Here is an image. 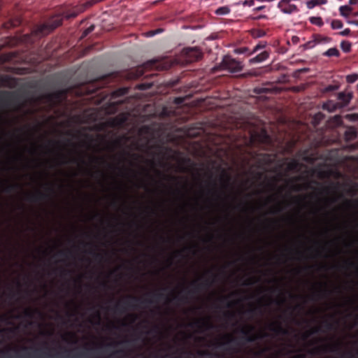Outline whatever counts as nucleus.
Returning <instances> with one entry per match:
<instances>
[{
    "label": "nucleus",
    "instance_id": "nucleus-63",
    "mask_svg": "<svg viewBox=\"0 0 358 358\" xmlns=\"http://www.w3.org/2000/svg\"><path fill=\"white\" fill-rule=\"evenodd\" d=\"M70 273H71L70 271H67L66 269H62V271H61L62 275H66L69 274Z\"/></svg>",
    "mask_w": 358,
    "mask_h": 358
},
{
    "label": "nucleus",
    "instance_id": "nucleus-1",
    "mask_svg": "<svg viewBox=\"0 0 358 358\" xmlns=\"http://www.w3.org/2000/svg\"><path fill=\"white\" fill-rule=\"evenodd\" d=\"M62 22V18L59 15H56L49 19L48 22L37 26L33 31L36 36H43L52 32L57 27L60 26Z\"/></svg>",
    "mask_w": 358,
    "mask_h": 358
},
{
    "label": "nucleus",
    "instance_id": "nucleus-35",
    "mask_svg": "<svg viewBox=\"0 0 358 358\" xmlns=\"http://www.w3.org/2000/svg\"><path fill=\"white\" fill-rule=\"evenodd\" d=\"M90 254L92 255L96 260L99 262H102L104 259V256L103 254L99 252H96L94 250H91L89 252Z\"/></svg>",
    "mask_w": 358,
    "mask_h": 358
},
{
    "label": "nucleus",
    "instance_id": "nucleus-60",
    "mask_svg": "<svg viewBox=\"0 0 358 358\" xmlns=\"http://www.w3.org/2000/svg\"><path fill=\"white\" fill-rule=\"evenodd\" d=\"M162 31L160 29L156 30V31H152L148 33V36H153L156 33H159Z\"/></svg>",
    "mask_w": 358,
    "mask_h": 358
},
{
    "label": "nucleus",
    "instance_id": "nucleus-5",
    "mask_svg": "<svg viewBox=\"0 0 358 358\" xmlns=\"http://www.w3.org/2000/svg\"><path fill=\"white\" fill-rule=\"evenodd\" d=\"M222 64L224 68L231 73H237L243 69L241 63L229 56H225Z\"/></svg>",
    "mask_w": 358,
    "mask_h": 358
},
{
    "label": "nucleus",
    "instance_id": "nucleus-45",
    "mask_svg": "<svg viewBox=\"0 0 358 358\" xmlns=\"http://www.w3.org/2000/svg\"><path fill=\"white\" fill-rule=\"evenodd\" d=\"M351 30L349 28H347L344 29L343 31H341L338 32V34L342 36H348L350 34Z\"/></svg>",
    "mask_w": 358,
    "mask_h": 358
},
{
    "label": "nucleus",
    "instance_id": "nucleus-6",
    "mask_svg": "<svg viewBox=\"0 0 358 358\" xmlns=\"http://www.w3.org/2000/svg\"><path fill=\"white\" fill-rule=\"evenodd\" d=\"M213 281L207 278L203 282L199 283L196 280L193 281L191 285L193 286V289L187 291V294L189 295L195 294L199 293L200 291L208 289L212 285Z\"/></svg>",
    "mask_w": 358,
    "mask_h": 358
},
{
    "label": "nucleus",
    "instance_id": "nucleus-59",
    "mask_svg": "<svg viewBox=\"0 0 358 358\" xmlns=\"http://www.w3.org/2000/svg\"><path fill=\"white\" fill-rule=\"evenodd\" d=\"M267 350H268L267 348H264V349L261 350L260 351L255 353V356H257V357L261 356L264 352L267 351Z\"/></svg>",
    "mask_w": 358,
    "mask_h": 358
},
{
    "label": "nucleus",
    "instance_id": "nucleus-51",
    "mask_svg": "<svg viewBox=\"0 0 358 358\" xmlns=\"http://www.w3.org/2000/svg\"><path fill=\"white\" fill-rule=\"evenodd\" d=\"M184 100H185V99H184V98H182V97H177V98H176V99H175V100H174V103H175L176 104L180 105V104L183 103Z\"/></svg>",
    "mask_w": 358,
    "mask_h": 358
},
{
    "label": "nucleus",
    "instance_id": "nucleus-56",
    "mask_svg": "<svg viewBox=\"0 0 358 358\" xmlns=\"http://www.w3.org/2000/svg\"><path fill=\"white\" fill-rule=\"evenodd\" d=\"M299 38L296 36H292V42L294 43V44H297L299 42Z\"/></svg>",
    "mask_w": 358,
    "mask_h": 358
},
{
    "label": "nucleus",
    "instance_id": "nucleus-23",
    "mask_svg": "<svg viewBox=\"0 0 358 358\" xmlns=\"http://www.w3.org/2000/svg\"><path fill=\"white\" fill-rule=\"evenodd\" d=\"M327 3V0H310L306 2V6L308 9H313L317 6L324 5Z\"/></svg>",
    "mask_w": 358,
    "mask_h": 358
},
{
    "label": "nucleus",
    "instance_id": "nucleus-34",
    "mask_svg": "<svg viewBox=\"0 0 358 358\" xmlns=\"http://www.w3.org/2000/svg\"><path fill=\"white\" fill-rule=\"evenodd\" d=\"M343 27V24L340 20H333L331 22V27L332 29H339Z\"/></svg>",
    "mask_w": 358,
    "mask_h": 358
},
{
    "label": "nucleus",
    "instance_id": "nucleus-25",
    "mask_svg": "<svg viewBox=\"0 0 358 358\" xmlns=\"http://www.w3.org/2000/svg\"><path fill=\"white\" fill-rule=\"evenodd\" d=\"M2 82L4 85L8 87H13L16 85V79L8 76L3 77Z\"/></svg>",
    "mask_w": 358,
    "mask_h": 358
},
{
    "label": "nucleus",
    "instance_id": "nucleus-58",
    "mask_svg": "<svg viewBox=\"0 0 358 358\" xmlns=\"http://www.w3.org/2000/svg\"><path fill=\"white\" fill-rule=\"evenodd\" d=\"M331 189L330 187H324L322 188V192L325 194H329L331 192Z\"/></svg>",
    "mask_w": 358,
    "mask_h": 358
},
{
    "label": "nucleus",
    "instance_id": "nucleus-22",
    "mask_svg": "<svg viewBox=\"0 0 358 358\" xmlns=\"http://www.w3.org/2000/svg\"><path fill=\"white\" fill-rule=\"evenodd\" d=\"M323 56L331 57H338L340 56V52L337 49V48H331L328 49L327 51L322 53Z\"/></svg>",
    "mask_w": 358,
    "mask_h": 358
},
{
    "label": "nucleus",
    "instance_id": "nucleus-38",
    "mask_svg": "<svg viewBox=\"0 0 358 358\" xmlns=\"http://www.w3.org/2000/svg\"><path fill=\"white\" fill-rule=\"evenodd\" d=\"M347 82L349 83H353L358 80V74L348 75L346 78Z\"/></svg>",
    "mask_w": 358,
    "mask_h": 358
},
{
    "label": "nucleus",
    "instance_id": "nucleus-41",
    "mask_svg": "<svg viewBox=\"0 0 358 358\" xmlns=\"http://www.w3.org/2000/svg\"><path fill=\"white\" fill-rule=\"evenodd\" d=\"M94 29V26L91 25L88 28H87L82 34V37H86L88 34H90Z\"/></svg>",
    "mask_w": 358,
    "mask_h": 358
},
{
    "label": "nucleus",
    "instance_id": "nucleus-32",
    "mask_svg": "<svg viewBox=\"0 0 358 358\" xmlns=\"http://www.w3.org/2000/svg\"><path fill=\"white\" fill-rule=\"evenodd\" d=\"M352 43L348 41H343L341 43V48L344 52H350L351 50Z\"/></svg>",
    "mask_w": 358,
    "mask_h": 358
},
{
    "label": "nucleus",
    "instance_id": "nucleus-31",
    "mask_svg": "<svg viewBox=\"0 0 358 358\" xmlns=\"http://www.w3.org/2000/svg\"><path fill=\"white\" fill-rule=\"evenodd\" d=\"M231 10L230 8L227 6H221V7H219L216 10H215V14L218 15H227L230 13Z\"/></svg>",
    "mask_w": 358,
    "mask_h": 358
},
{
    "label": "nucleus",
    "instance_id": "nucleus-2",
    "mask_svg": "<svg viewBox=\"0 0 358 358\" xmlns=\"http://www.w3.org/2000/svg\"><path fill=\"white\" fill-rule=\"evenodd\" d=\"M250 141L251 143H257L263 149L266 150H272L275 146L273 138L265 129H262L260 132L252 134Z\"/></svg>",
    "mask_w": 358,
    "mask_h": 358
},
{
    "label": "nucleus",
    "instance_id": "nucleus-16",
    "mask_svg": "<svg viewBox=\"0 0 358 358\" xmlns=\"http://www.w3.org/2000/svg\"><path fill=\"white\" fill-rule=\"evenodd\" d=\"M269 57V52L267 51H263L260 54L257 55V56L250 59L249 63L250 64H255V63H260L265 60H266Z\"/></svg>",
    "mask_w": 358,
    "mask_h": 358
},
{
    "label": "nucleus",
    "instance_id": "nucleus-55",
    "mask_svg": "<svg viewBox=\"0 0 358 358\" xmlns=\"http://www.w3.org/2000/svg\"><path fill=\"white\" fill-rule=\"evenodd\" d=\"M290 1H291V0H281L278 3V6L282 7V6H285V4L289 3Z\"/></svg>",
    "mask_w": 358,
    "mask_h": 358
},
{
    "label": "nucleus",
    "instance_id": "nucleus-3",
    "mask_svg": "<svg viewBox=\"0 0 358 358\" xmlns=\"http://www.w3.org/2000/svg\"><path fill=\"white\" fill-rule=\"evenodd\" d=\"M134 302H139L141 304H152L153 301L152 299L142 300L136 296H127L125 299L117 302L113 308L114 311L120 313H124L127 310L126 307L134 308L135 306Z\"/></svg>",
    "mask_w": 358,
    "mask_h": 358
},
{
    "label": "nucleus",
    "instance_id": "nucleus-7",
    "mask_svg": "<svg viewBox=\"0 0 358 358\" xmlns=\"http://www.w3.org/2000/svg\"><path fill=\"white\" fill-rule=\"evenodd\" d=\"M255 157H257V166L262 168L265 166H269L273 163V157L269 154H258L255 152Z\"/></svg>",
    "mask_w": 358,
    "mask_h": 358
},
{
    "label": "nucleus",
    "instance_id": "nucleus-10",
    "mask_svg": "<svg viewBox=\"0 0 358 358\" xmlns=\"http://www.w3.org/2000/svg\"><path fill=\"white\" fill-rule=\"evenodd\" d=\"M353 96L352 92H342L338 94V103L339 106L342 108L347 106Z\"/></svg>",
    "mask_w": 358,
    "mask_h": 358
},
{
    "label": "nucleus",
    "instance_id": "nucleus-49",
    "mask_svg": "<svg viewBox=\"0 0 358 358\" xmlns=\"http://www.w3.org/2000/svg\"><path fill=\"white\" fill-rule=\"evenodd\" d=\"M255 4L254 0H245L243 1V6H252Z\"/></svg>",
    "mask_w": 358,
    "mask_h": 358
},
{
    "label": "nucleus",
    "instance_id": "nucleus-26",
    "mask_svg": "<svg viewBox=\"0 0 358 358\" xmlns=\"http://www.w3.org/2000/svg\"><path fill=\"white\" fill-rule=\"evenodd\" d=\"M66 354L62 356L63 358H83L87 357L88 355L87 352H80L71 355L70 351L66 350Z\"/></svg>",
    "mask_w": 358,
    "mask_h": 358
},
{
    "label": "nucleus",
    "instance_id": "nucleus-30",
    "mask_svg": "<svg viewBox=\"0 0 358 358\" xmlns=\"http://www.w3.org/2000/svg\"><path fill=\"white\" fill-rule=\"evenodd\" d=\"M20 188L18 184H8L4 187L3 191L6 193H11Z\"/></svg>",
    "mask_w": 358,
    "mask_h": 358
},
{
    "label": "nucleus",
    "instance_id": "nucleus-33",
    "mask_svg": "<svg viewBox=\"0 0 358 358\" xmlns=\"http://www.w3.org/2000/svg\"><path fill=\"white\" fill-rule=\"evenodd\" d=\"M125 355H126L125 351L122 349H120V350H115L113 352H111L108 355V358H117V357H120L122 356H124Z\"/></svg>",
    "mask_w": 358,
    "mask_h": 358
},
{
    "label": "nucleus",
    "instance_id": "nucleus-53",
    "mask_svg": "<svg viewBox=\"0 0 358 358\" xmlns=\"http://www.w3.org/2000/svg\"><path fill=\"white\" fill-rule=\"evenodd\" d=\"M349 117L352 121H357L358 120V113H353L349 115Z\"/></svg>",
    "mask_w": 358,
    "mask_h": 358
},
{
    "label": "nucleus",
    "instance_id": "nucleus-27",
    "mask_svg": "<svg viewBox=\"0 0 358 358\" xmlns=\"http://www.w3.org/2000/svg\"><path fill=\"white\" fill-rule=\"evenodd\" d=\"M320 331H321V328H320V327H315V328L312 329L311 330H310V331H308L306 332L305 334H303L302 335V337H301V338H302V339H303V341H306V340H307V339H308V338L311 335L315 334H317V333H319Z\"/></svg>",
    "mask_w": 358,
    "mask_h": 358
},
{
    "label": "nucleus",
    "instance_id": "nucleus-17",
    "mask_svg": "<svg viewBox=\"0 0 358 358\" xmlns=\"http://www.w3.org/2000/svg\"><path fill=\"white\" fill-rule=\"evenodd\" d=\"M269 329L276 334L287 335L288 331L284 329L280 323H272L269 325Z\"/></svg>",
    "mask_w": 358,
    "mask_h": 358
},
{
    "label": "nucleus",
    "instance_id": "nucleus-46",
    "mask_svg": "<svg viewBox=\"0 0 358 358\" xmlns=\"http://www.w3.org/2000/svg\"><path fill=\"white\" fill-rule=\"evenodd\" d=\"M24 316L29 318H31L33 317V310L30 308H27L24 311Z\"/></svg>",
    "mask_w": 358,
    "mask_h": 358
},
{
    "label": "nucleus",
    "instance_id": "nucleus-21",
    "mask_svg": "<svg viewBox=\"0 0 358 358\" xmlns=\"http://www.w3.org/2000/svg\"><path fill=\"white\" fill-rule=\"evenodd\" d=\"M315 41L317 43H329L331 41V38L329 36H322L320 34H314L313 36Z\"/></svg>",
    "mask_w": 358,
    "mask_h": 358
},
{
    "label": "nucleus",
    "instance_id": "nucleus-12",
    "mask_svg": "<svg viewBox=\"0 0 358 358\" xmlns=\"http://www.w3.org/2000/svg\"><path fill=\"white\" fill-rule=\"evenodd\" d=\"M264 47H265V44L259 43L254 47V48L252 51H250L248 48L243 47V48H239L236 49L235 52H236L238 54H248V55H251L257 52L259 50L263 49Z\"/></svg>",
    "mask_w": 358,
    "mask_h": 358
},
{
    "label": "nucleus",
    "instance_id": "nucleus-9",
    "mask_svg": "<svg viewBox=\"0 0 358 358\" xmlns=\"http://www.w3.org/2000/svg\"><path fill=\"white\" fill-rule=\"evenodd\" d=\"M184 52L189 62H196L202 57L201 52L196 48H185Z\"/></svg>",
    "mask_w": 358,
    "mask_h": 358
},
{
    "label": "nucleus",
    "instance_id": "nucleus-4",
    "mask_svg": "<svg viewBox=\"0 0 358 358\" xmlns=\"http://www.w3.org/2000/svg\"><path fill=\"white\" fill-rule=\"evenodd\" d=\"M255 331V327L252 325H249L247 328L242 327L240 329V332L242 336L240 338V341H241L242 344L245 343H250L257 341V340L262 339L263 338L267 337L268 334L266 333L260 334H253Z\"/></svg>",
    "mask_w": 358,
    "mask_h": 358
},
{
    "label": "nucleus",
    "instance_id": "nucleus-19",
    "mask_svg": "<svg viewBox=\"0 0 358 358\" xmlns=\"http://www.w3.org/2000/svg\"><path fill=\"white\" fill-rule=\"evenodd\" d=\"M340 108H341L339 106L338 103L335 102L332 100H329L323 104V109L327 110L329 112H334V111L336 110L337 109H340Z\"/></svg>",
    "mask_w": 358,
    "mask_h": 358
},
{
    "label": "nucleus",
    "instance_id": "nucleus-15",
    "mask_svg": "<svg viewBox=\"0 0 358 358\" xmlns=\"http://www.w3.org/2000/svg\"><path fill=\"white\" fill-rule=\"evenodd\" d=\"M320 350H322L324 352H336L340 350V344L338 343L331 344V345H324L322 348H317L316 350H313L310 352L311 354H315L316 352H318Z\"/></svg>",
    "mask_w": 358,
    "mask_h": 358
},
{
    "label": "nucleus",
    "instance_id": "nucleus-47",
    "mask_svg": "<svg viewBox=\"0 0 358 358\" xmlns=\"http://www.w3.org/2000/svg\"><path fill=\"white\" fill-rule=\"evenodd\" d=\"M71 253V252L69 250H68V251L61 250V251L58 252L57 255L67 257L68 255H70Z\"/></svg>",
    "mask_w": 358,
    "mask_h": 358
},
{
    "label": "nucleus",
    "instance_id": "nucleus-52",
    "mask_svg": "<svg viewBox=\"0 0 358 358\" xmlns=\"http://www.w3.org/2000/svg\"><path fill=\"white\" fill-rule=\"evenodd\" d=\"M321 294H324L325 295H328L330 294V292L327 289H320L318 292H317V295H319L320 296Z\"/></svg>",
    "mask_w": 358,
    "mask_h": 358
},
{
    "label": "nucleus",
    "instance_id": "nucleus-40",
    "mask_svg": "<svg viewBox=\"0 0 358 358\" xmlns=\"http://www.w3.org/2000/svg\"><path fill=\"white\" fill-rule=\"evenodd\" d=\"M103 0H89L85 3V7L89 8L91 7L99 2L103 1Z\"/></svg>",
    "mask_w": 358,
    "mask_h": 358
},
{
    "label": "nucleus",
    "instance_id": "nucleus-64",
    "mask_svg": "<svg viewBox=\"0 0 358 358\" xmlns=\"http://www.w3.org/2000/svg\"><path fill=\"white\" fill-rule=\"evenodd\" d=\"M293 189H294V191L298 192V191H300V190L301 189V185H294V186H293Z\"/></svg>",
    "mask_w": 358,
    "mask_h": 358
},
{
    "label": "nucleus",
    "instance_id": "nucleus-48",
    "mask_svg": "<svg viewBox=\"0 0 358 358\" xmlns=\"http://www.w3.org/2000/svg\"><path fill=\"white\" fill-rule=\"evenodd\" d=\"M146 66L148 68H155L157 67L156 61H150L146 64Z\"/></svg>",
    "mask_w": 358,
    "mask_h": 358
},
{
    "label": "nucleus",
    "instance_id": "nucleus-24",
    "mask_svg": "<svg viewBox=\"0 0 358 358\" xmlns=\"http://www.w3.org/2000/svg\"><path fill=\"white\" fill-rule=\"evenodd\" d=\"M352 11V8L348 5L341 6L339 8L340 15L345 17H348Z\"/></svg>",
    "mask_w": 358,
    "mask_h": 358
},
{
    "label": "nucleus",
    "instance_id": "nucleus-18",
    "mask_svg": "<svg viewBox=\"0 0 358 358\" xmlns=\"http://www.w3.org/2000/svg\"><path fill=\"white\" fill-rule=\"evenodd\" d=\"M346 141L350 142L355 140L357 136V132L355 127H350L346 129L344 134Z\"/></svg>",
    "mask_w": 358,
    "mask_h": 358
},
{
    "label": "nucleus",
    "instance_id": "nucleus-50",
    "mask_svg": "<svg viewBox=\"0 0 358 358\" xmlns=\"http://www.w3.org/2000/svg\"><path fill=\"white\" fill-rule=\"evenodd\" d=\"M173 299L177 300L178 301H180V302H185L187 301V298L186 296L178 297V296H175L173 297Z\"/></svg>",
    "mask_w": 358,
    "mask_h": 358
},
{
    "label": "nucleus",
    "instance_id": "nucleus-37",
    "mask_svg": "<svg viewBox=\"0 0 358 358\" xmlns=\"http://www.w3.org/2000/svg\"><path fill=\"white\" fill-rule=\"evenodd\" d=\"M148 295L151 296L156 301H159L164 297V294H162L161 292H156L149 293Z\"/></svg>",
    "mask_w": 358,
    "mask_h": 358
},
{
    "label": "nucleus",
    "instance_id": "nucleus-39",
    "mask_svg": "<svg viewBox=\"0 0 358 358\" xmlns=\"http://www.w3.org/2000/svg\"><path fill=\"white\" fill-rule=\"evenodd\" d=\"M323 325H324V328L329 331L332 330L334 328V324L327 320L324 321Z\"/></svg>",
    "mask_w": 358,
    "mask_h": 358
},
{
    "label": "nucleus",
    "instance_id": "nucleus-29",
    "mask_svg": "<svg viewBox=\"0 0 358 358\" xmlns=\"http://www.w3.org/2000/svg\"><path fill=\"white\" fill-rule=\"evenodd\" d=\"M309 22L314 25H316L319 27L323 26L324 22L321 17H310Z\"/></svg>",
    "mask_w": 358,
    "mask_h": 358
},
{
    "label": "nucleus",
    "instance_id": "nucleus-43",
    "mask_svg": "<svg viewBox=\"0 0 358 358\" xmlns=\"http://www.w3.org/2000/svg\"><path fill=\"white\" fill-rule=\"evenodd\" d=\"M316 45V42L315 41V39L313 38V41H308L306 43L304 44V48L306 49H310L313 48Z\"/></svg>",
    "mask_w": 358,
    "mask_h": 358
},
{
    "label": "nucleus",
    "instance_id": "nucleus-11",
    "mask_svg": "<svg viewBox=\"0 0 358 358\" xmlns=\"http://www.w3.org/2000/svg\"><path fill=\"white\" fill-rule=\"evenodd\" d=\"M231 175L225 169H222L221 171L220 181L222 187L224 189H227L231 187Z\"/></svg>",
    "mask_w": 358,
    "mask_h": 358
},
{
    "label": "nucleus",
    "instance_id": "nucleus-42",
    "mask_svg": "<svg viewBox=\"0 0 358 358\" xmlns=\"http://www.w3.org/2000/svg\"><path fill=\"white\" fill-rule=\"evenodd\" d=\"M338 89V86L335 85H329L327 87H325L324 92H331L336 91Z\"/></svg>",
    "mask_w": 358,
    "mask_h": 358
},
{
    "label": "nucleus",
    "instance_id": "nucleus-14",
    "mask_svg": "<svg viewBox=\"0 0 358 358\" xmlns=\"http://www.w3.org/2000/svg\"><path fill=\"white\" fill-rule=\"evenodd\" d=\"M14 94L10 92H0V103L4 106H8L13 98Z\"/></svg>",
    "mask_w": 358,
    "mask_h": 358
},
{
    "label": "nucleus",
    "instance_id": "nucleus-62",
    "mask_svg": "<svg viewBox=\"0 0 358 358\" xmlns=\"http://www.w3.org/2000/svg\"><path fill=\"white\" fill-rule=\"evenodd\" d=\"M143 75V69H138L137 70V73H136V75L135 76L136 77H140V76H141Z\"/></svg>",
    "mask_w": 358,
    "mask_h": 358
},
{
    "label": "nucleus",
    "instance_id": "nucleus-57",
    "mask_svg": "<svg viewBox=\"0 0 358 358\" xmlns=\"http://www.w3.org/2000/svg\"><path fill=\"white\" fill-rule=\"evenodd\" d=\"M304 197H302L301 196L294 197V200L296 203H301L304 200Z\"/></svg>",
    "mask_w": 358,
    "mask_h": 358
},
{
    "label": "nucleus",
    "instance_id": "nucleus-28",
    "mask_svg": "<svg viewBox=\"0 0 358 358\" xmlns=\"http://www.w3.org/2000/svg\"><path fill=\"white\" fill-rule=\"evenodd\" d=\"M227 337L228 338L227 341H226L224 343H217V346L222 347V346H224L225 345H227V344H229L231 343H236L237 345L241 344V343L238 341V340L237 338H232L230 335H227Z\"/></svg>",
    "mask_w": 358,
    "mask_h": 358
},
{
    "label": "nucleus",
    "instance_id": "nucleus-61",
    "mask_svg": "<svg viewBox=\"0 0 358 358\" xmlns=\"http://www.w3.org/2000/svg\"><path fill=\"white\" fill-rule=\"evenodd\" d=\"M293 358H306V355L303 353H299L294 355Z\"/></svg>",
    "mask_w": 358,
    "mask_h": 358
},
{
    "label": "nucleus",
    "instance_id": "nucleus-44",
    "mask_svg": "<svg viewBox=\"0 0 358 358\" xmlns=\"http://www.w3.org/2000/svg\"><path fill=\"white\" fill-rule=\"evenodd\" d=\"M92 160L93 162H101L103 164H106L107 162L103 158V157H92Z\"/></svg>",
    "mask_w": 358,
    "mask_h": 358
},
{
    "label": "nucleus",
    "instance_id": "nucleus-36",
    "mask_svg": "<svg viewBox=\"0 0 358 358\" xmlns=\"http://www.w3.org/2000/svg\"><path fill=\"white\" fill-rule=\"evenodd\" d=\"M298 166H299V163L295 160H293V161L289 162L287 164V169L289 171H294L298 169Z\"/></svg>",
    "mask_w": 358,
    "mask_h": 358
},
{
    "label": "nucleus",
    "instance_id": "nucleus-54",
    "mask_svg": "<svg viewBox=\"0 0 358 358\" xmlns=\"http://www.w3.org/2000/svg\"><path fill=\"white\" fill-rule=\"evenodd\" d=\"M255 281L252 278H248L245 280L243 285H253Z\"/></svg>",
    "mask_w": 358,
    "mask_h": 358
},
{
    "label": "nucleus",
    "instance_id": "nucleus-20",
    "mask_svg": "<svg viewBox=\"0 0 358 358\" xmlns=\"http://www.w3.org/2000/svg\"><path fill=\"white\" fill-rule=\"evenodd\" d=\"M281 11L286 14H292L293 13H297L299 11V8L294 4L287 3L282 7H278Z\"/></svg>",
    "mask_w": 358,
    "mask_h": 358
},
{
    "label": "nucleus",
    "instance_id": "nucleus-13",
    "mask_svg": "<svg viewBox=\"0 0 358 358\" xmlns=\"http://www.w3.org/2000/svg\"><path fill=\"white\" fill-rule=\"evenodd\" d=\"M50 194L38 191L36 194H29L27 199L31 202H38L50 199Z\"/></svg>",
    "mask_w": 358,
    "mask_h": 358
},
{
    "label": "nucleus",
    "instance_id": "nucleus-8",
    "mask_svg": "<svg viewBox=\"0 0 358 358\" xmlns=\"http://www.w3.org/2000/svg\"><path fill=\"white\" fill-rule=\"evenodd\" d=\"M189 326L192 327H197L201 330H210L214 328V325L210 321L209 318L197 320L189 324Z\"/></svg>",
    "mask_w": 358,
    "mask_h": 358
}]
</instances>
